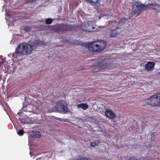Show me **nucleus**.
<instances>
[{
    "mask_svg": "<svg viewBox=\"0 0 160 160\" xmlns=\"http://www.w3.org/2000/svg\"><path fill=\"white\" fill-rule=\"evenodd\" d=\"M33 44L31 45L26 43H20L16 48L14 53H10V55L16 58L19 55H28L31 54L33 51Z\"/></svg>",
    "mask_w": 160,
    "mask_h": 160,
    "instance_id": "1",
    "label": "nucleus"
},
{
    "mask_svg": "<svg viewBox=\"0 0 160 160\" xmlns=\"http://www.w3.org/2000/svg\"><path fill=\"white\" fill-rule=\"evenodd\" d=\"M107 45V42L102 40L92 42L88 44V48L90 51L98 52L105 49Z\"/></svg>",
    "mask_w": 160,
    "mask_h": 160,
    "instance_id": "2",
    "label": "nucleus"
},
{
    "mask_svg": "<svg viewBox=\"0 0 160 160\" xmlns=\"http://www.w3.org/2000/svg\"><path fill=\"white\" fill-rule=\"evenodd\" d=\"M143 102L152 107L160 106V93L154 94Z\"/></svg>",
    "mask_w": 160,
    "mask_h": 160,
    "instance_id": "3",
    "label": "nucleus"
},
{
    "mask_svg": "<svg viewBox=\"0 0 160 160\" xmlns=\"http://www.w3.org/2000/svg\"><path fill=\"white\" fill-rule=\"evenodd\" d=\"M146 9V6L143 5L140 2H137L132 5V12L133 14L138 16L142 11L145 10Z\"/></svg>",
    "mask_w": 160,
    "mask_h": 160,
    "instance_id": "4",
    "label": "nucleus"
},
{
    "mask_svg": "<svg viewBox=\"0 0 160 160\" xmlns=\"http://www.w3.org/2000/svg\"><path fill=\"white\" fill-rule=\"evenodd\" d=\"M54 29L58 33L63 34L65 33L67 31L72 30L73 27L71 25L59 24L55 26Z\"/></svg>",
    "mask_w": 160,
    "mask_h": 160,
    "instance_id": "5",
    "label": "nucleus"
},
{
    "mask_svg": "<svg viewBox=\"0 0 160 160\" xmlns=\"http://www.w3.org/2000/svg\"><path fill=\"white\" fill-rule=\"evenodd\" d=\"M56 109L58 112L63 114L66 113L68 112L67 107L64 100H60L58 102L56 105Z\"/></svg>",
    "mask_w": 160,
    "mask_h": 160,
    "instance_id": "6",
    "label": "nucleus"
},
{
    "mask_svg": "<svg viewBox=\"0 0 160 160\" xmlns=\"http://www.w3.org/2000/svg\"><path fill=\"white\" fill-rule=\"evenodd\" d=\"M81 28L83 30L88 32H92L95 28L91 21L83 22L81 26Z\"/></svg>",
    "mask_w": 160,
    "mask_h": 160,
    "instance_id": "7",
    "label": "nucleus"
},
{
    "mask_svg": "<svg viewBox=\"0 0 160 160\" xmlns=\"http://www.w3.org/2000/svg\"><path fill=\"white\" fill-rule=\"evenodd\" d=\"M94 68H97V70H95L94 72H98L100 70H102L105 68H108V66L105 62L104 60H102L101 62H98L97 64L95 65Z\"/></svg>",
    "mask_w": 160,
    "mask_h": 160,
    "instance_id": "8",
    "label": "nucleus"
},
{
    "mask_svg": "<svg viewBox=\"0 0 160 160\" xmlns=\"http://www.w3.org/2000/svg\"><path fill=\"white\" fill-rule=\"evenodd\" d=\"M105 116L110 119L112 122H114L113 119L116 117V115L111 109H108L105 112Z\"/></svg>",
    "mask_w": 160,
    "mask_h": 160,
    "instance_id": "9",
    "label": "nucleus"
},
{
    "mask_svg": "<svg viewBox=\"0 0 160 160\" xmlns=\"http://www.w3.org/2000/svg\"><path fill=\"white\" fill-rule=\"evenodd\" d=\"M155 63L153 62L149 61L145 65V69L148 71L152 70L154 67Z\"/></svg>",
    "mask_w": 160,
    "mask_h": 160,
    "instance_id": "10",
    "label": "nucleus"
},
{
    "mask_svg": "<svg viewBox=\"0 0 160 160\" xmlns=\"http://www.w3.org/2000/svg\"><path fill=\"white\" fill-rule=\"evenodd\" d=\"M120 27H117L115 29L111 30L109 34L111 37H116L120 32Z\"/></svg>",
    "mask_w": 160,
    "mask_h": 160,
    "instance_id": "11",
    "label": "nucleus"
},
{
    "mask_svg": "<svg viewBox=\"0 0 160 160\" xmlns=\"http://www.w3.org/2000/svg\"><path fill=\"white\" fill-rule=\"evenodd\" d=\"M145 6H146V8L147 7H149L154 10H156L158 8H159L160 7V5L156 3H149Z\"/></svg>",
    "mask_w": 160,
    "mask_h": 160,
    "instance_id": "12",
    "label": "nucleus"
},
{
    "mask_svg": "<svg viewBox=\"0 0 160 160\" xmlns=\"http://www.w3.org/2000/svg\"><path fill=\"white\" fill-rule=\"evenodd\" d=\"M46 45V43L43 41L38 40H37L33 42V46L36 48L40 46H44Z\"/></svg>",
    "mask_w": 160,
    "mask_h": 160,
    "instance_id": "13",
    "label": "nucleus"
},
{
    "mask_svg": "<svg viewBox=\"0 0 160 160\" xmlns=\"http://www.w3.org/2000/svg\"><path fill=\"white\" fill-rule=\"evenodd\" d=\"M77 107L79 108H82L83 109L85 110L87 109L88 108V106L87 103H82L80 104H78L77 105Z\"/></svg>",
    "mask_w": 160,
    "mask_h": 160,
    "instance_id": "14",
    "label": "nucleus"
},
{
    "mask_svg": "<svg viewBox=\"0 0 160 160\" xmlns=\"http://www.w3.org/2000/svg\"><path fill=\"white\" fill-rule=\"evenodd\" d=\"M100 143L99 141L98 140H96L93 141L91 142V146L92 147H95L96 146H98Z\"/></svg>",
    "mask_w": 160,
    "mask_h": 160,
    "instance_id": "15",
    "label": "nucleus"
},
{
    "mask_svg": "<svg viewBox=\"0 0 160 160\" xmlns=\"http://www.w3.org/2000/svg\"><path fill=\"white\" fill-rule=\"evenodd\" d=\"M31 136L32 138L35 137L37 138H39L41 137V134L39 132L37 131L35 132V135L31 134Z\"/></svg>",
    "mask_w": 160,
    "mask_h": 160,
    "instance_id": "16",
    "label": "nucleus"
},
{
    "mask_svg": "<svg viewBox=\"0 0 160 160\" xmlns=\"http://www.w3.org/2000/svg\"><path fill=\"white\" fill-rule=\"evenodd\" d=\"M86 1L90 3H99L100 0H85Z\"/></svg>",
    "mask_w": 160,
    "mask_h": 160,
    "instance_id": "17",
    "label": "nucleus"
},
{
    "mask_svg": "<svg viewBox=\"0 0 160 160\" xmlns=\"http://www.w3.org/2000/svg\"><path fill=\"white\" fill-rule=\"evenodd\" d=\"M52 22V19L48 18L46 20V23L47 24H50Z\"/></svg>",
    "mask_w": 160,
    "mask_h": 160,
    "instance_id": "18",
    "label": "nucleus"
},
{
    "mask_svg": "<svg viewBox=\"0 0 160 160\" xmlns=\"http://www.w3.org/2000/svg\"><path fill=\"white\" fill-rule=\"evenodd\" d=\"M24 133V131L22 129H19L18 132V134L19 136H22Z\"/></svg>",
    "mask_w": 160,
    "mask_h": 160,
    "instance_id": "19",
    "label": "nucleus"
},
{
    "mask_svg": "<svg viewBox=\"0 0 160 160\" xmlns=\"http://www.w3.org/2000/svg\"><path fill=\"white\" fill-rule=\"evenodd\" d=\"M120 22L121 23L125 22V23L128 22V20L126 18H122L121 19Z\"/></svg>",
    "mask_w": 160,
    "mask_h": 160,
    "instance_id": "20",
    "label": "nucleus"
},
{
    "mask_svg": "<svg viewBox=\"0 0 160 160\" xmlns=\"http://www.w3.org/2000/svg\"><path fill=\"white\" fill-rule=\"evenodd\" d=\"M6 63H7V62H6V58H4L3 59H2V62H1L0 63V65L2 66L3 64H6Z\"/></svg>",
    "mask_w": 160,
    "mask_h": 160,
    "instance_id": "21",
    "label": "nucleus"
},
{
    "mask_svg": "<svg viewBox=\"0 0 160 160\" xmlns=\"http://www.w3.org/2000/svg\"><path fill=\"white\" fill-rule=\"evenodd\" d=\"M31 28L28 26H27L24 27V30L26 32L30 31L31 30Z\"/></svg>",
    "mask_w": 160,
    "mask_h": 160,
    "instance_id": "22",
    "label": "nucleus"
},
{
    "mask_svg": "<svg viewBox=\"0 0 160 160\" xmlns=\"http://www.w3.org/2000/svg\"><path fill=\"white\" fill-rule=\"evenodd\" d=\"M151 140L152 141H155V136L154 133L151 134Z\"/></svg>",
    "mask_w": 160,
    "mask_h": 160,
    "instance_id": "23",
    "label": "nucleus"
},
{
    "mask_svg": "<svg viewBox=\"0 0 160 160\" xmlns=\"http://www.w3.org/2000/svg\"><path fill=\"white\" fill-rule=\"evenodd\" d=\"M128 160H137L136 158L133 157H131L129 158Z\"/></svg>",
    "mask_w": 160,
    "mask_h": 160,
    "instance_id": "24",
    "label": "nucleus"
},
{
    "mask_svg": "<svg viewBox=\"0 0 160 160\" xmlns=\"http://www.w3.org/2000/svg\"><path fill=\"white\" fill-rule=\"evenodd\" d=\"M95 8L96 9H97V10L98 9V8H97V7L96 6H95Z\"/></svg>",
    "mask_w": 160,
    "mask_h": 160,
    "instance_id": "25",
    "label": "nucleus"
},
{
    "mask_svg": "<svg viewBox=\"0 0 160 160\" xmlns=\"http://www.w3.org/2000/svg\"><path fill=\"white\" fill-rule=\"evenodd\" d=\"M30 154H31V152H30Z\"/></svg>",
    "mask_w": 160,
    "mask_h": 160,
    "instance_id": "26",
    "label": "nucleus"
}]
</instances>
